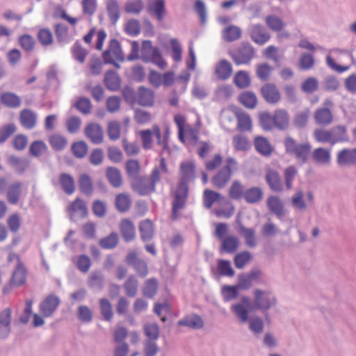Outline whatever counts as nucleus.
<instances>
[{
	"mask_svg": "<svg viewBox=\"0 0 356 356\" xmlns=\"http://www.w3.org/2000/svg\"><path fill=\"white\" fill-rule=\"evenodd\" d=\"M263 196L261 188L254 186L245 190L243 198L248 204H257L262 200Z\"/></svg>",
	"mask_w": 356,
	"mask_h": 356,
	"instance_id": "37",
	"label": "nucleus"
},
{
	"mask_svg": "<svg viewBox=\"0 0 356 356\" xmlns=\"http://www.w3.org/2000/svg\"><path fill=\"white\" fill-rule=\"evenodd\" d=\"M337 163L339 166H351L356 165V148H344L337 155Z\"/></svg>",
	"mask_w": 356,
	"mask_h": 356,
	"instance_id": "16",
	"label": "nucleus"
},
{
	"mask_svg": "<svg viewBox=\"0 0 356 356\" xmlns=\"http://www.w3.org/2000/svg\"><path fill=\"white\" fill-rule=\"evenodd\" d=\"M59 304L58 297L53 294L49 295L40 304V312L44 316L49 317L55 312Z\"/></svg>",
	"mask_w": 356,
	"mask_h": 356,
	"instance_id": "18",
	"label": "nucleus"
},
{
	"mask_svg": "<svg viewBox=\"0 0 356 356\" xmlns=\"http://www.w3.org/2000/svg\"><path fill=\"white\" fill-rule=\"evenodd\" d=\"M131 202V199L127 194L120 193L115 197V207L120 213L127 212L130 209Z\"/></svg>",
	"mask_w": 356,
	"mask_h": 356,
	"instance_id": "46",
	"label": "nucleus"
},
{
	"mask_svg": "<svg viewBox=\"0 0 356 356\" xmlns=\"http://www.w3.org/2000/svg\"><path fill=\"white\" fill-rule=\"evenodd\" d=\"M120 232L126 242H130L135 238V227L133 222L128 219L122 220L120 224Z\"/></svg>",
	"mask_w": 356,
	"mask_h": 356,
	"instance_id": "34",
	"label": "nucleus"
},
{
	"mask_svg": "<svg viewBox=\"0 0 356 356\" xmlns=\"http://www.w3.org/2000/svg\"><path fill=\"white\" fill-rule=\"evenodd\" d=\"M143 0L127 1L124 6V11L127 13L139 15L144 9Z\"/></svg>",
	"mask_w": 356,
	"mask_h": 356,
	"instance_id": "55",
	"label": "nucleus"
},
{
	"mask_svg": "<svg viewBox=\"0 0 356 356\" xmlns=\"http://www.w3.org/2000/svg\"><path fill=\"white\" fill-rule=\"evenodd\" d=\"M22 193V184L19 181L12 184L8 188L7 200L11 204H17Z\"/></svg>",
	"mask_w": 356,
	"mask_h": 356,
	"instance_id": "42",
	"label": "nucleus"
},
{
	"mask_svg": "<svg viewBox=\"0 0 356 356\" xmlns=\"http://www.w3.org/2000/svg\"><path fill=\"white\" fill-rule=\"evenodd\" d=\"M106 9L113 24H115L120 17L119 3L116 0H108L106 3Z\"/></svg>",
	"mask_w": 356,
	"mask_h": 356,
	"instance_id": "39",
	"label": "nucleus"
},
{
	"mask_svg": "<svg viewBox=\"0 0 356 356\" xmlns=\"http://www.w3.org/2000/svg\"><path fill=\"white\" fill-rule=\"evenodd\" d=\"M8 163L19 174L23 173L29 166V161L24 158H19L15 155H10L8 158Z\"/></svg>",
	"mask_w": 356,
	"mask_h": 356,
	"instance_id": "35",
	"label": "nucleus"
},
{
	"mask_svg": "<svg viewBox=\"0 0 356 356\" xmlns=\"http://www.w3.org/2000/svg\"><path fill=\"white\" fill-rule=\"evenodd\" d=\"M59 183L62 189L66 194L71 195L74 192V180L70 175L61 173L59 176Z\"/></svg>",
	"mask_w": 356,
	"mask_h": 356,
	"instance_id": "43",
	"label": "nucleus"
},
{
	"mask_svg": "<svg viewBox=\"0 0 356 356\" xmlns=\"http://www.w3.org/2000/svg\"><path fill=\"white\" fill-rule=\"evenodd\" d=\"M234 83L239 88H245L250 85V78L245 71H238L234 76Z\"/></svg>",
	"mask_w": 356,
	"mask_h": 356,
	"instance_id": "58",
	"label": "nucleus"
},
{
	"mask_svg": "<svg viewBox=\"0 0 356 356\" xmlns=\"http://www.w3.org/2000/svg\"><path fill=\"white\" fill-rule=\"evenodd\" d=\"M148 12L156 16L159 22H161L166 13L165 1L156 0L148 6Z\"/></svg>",
	"mask_w": 356,
	"mask_h": 356,
	"instance_id": "36",
	"label": "nucleus"
},
{
	"mask_svg": "<svg viewBox=\"0 0 356 356\" xmlns=\"http://www.w3.org/2000/svg\"><path fill=\"white\" fill-rule=\"evenodd\" d=\"M179 326H186L191 329L199 330L203 327L202 318L197 314L185 316L177 322Z\"/></svg>",
	"mask_w": 356,
	"mask_h": 356,
	"instance_id": "28",
	"label": "nucleus"
},
{
	"mask_svg": "<svg viewBox=\"0 0 356 356\" xmlns=\"http://www.w3.org/2000/svg\"><path fill=\"white\" fill-rule=\"evenodd\" d=\"M126 262L133 266L140 277H145L147 275V265L144 260L138 257L136 252H130L126 257Z\"/></svg>",
	"mask_w": 356,
	"mask_h": 356,
	"instance_id": "13",
	"label": "nucleus"
},
{
	"mask_svg": "<svg viewBox=\"0 0 356 356\" xmlns=\"http://www.w3.org/2000/svg\"><path fill=\"white\" fill-rule=\"evenodd\" d=\"M218 270L220 275L227 277H233L234 270L231 266V263L228 260L219 259L218 261Z\"/></svg>",
	"mask_w": 356,
	"mask_h": 356,
	"instance_id": "61",
	"label": "nucleus"
},
{
	"mask_svg": "<svg viewBox=\"0 0 356 356\" xmlns=\"http://www.w3.org/2000/svg\"><path fill=\"white\" fill-rule=\"evenodd\" d=\"M245 191L242 183L238 180H234L229 188V196L232 200H239L244 197Z\"/></svg>",
	"mask_w": 356,
	"mask_h": 356,
	"instance_id": "45",
	"label": "nucleus"
},
{
	"mask_svg": "<svg viewBox=\"0 0 356 356\" xmlns=\"http://www.w3.org/2000/svg\"><path fill=\"white\" fill-rule=\"evenodd\" d=\"M104 83L108 90L117 91L120 88L121 79L117 72L113 70H108L105 74Z\"/></svg>",
	"mask_w": 356,
	"mask_h": 356,
	"instance_id": "26",
	"label": "nucleus"
},
{
	"mask_svg": "<svg viewBox=\"0 0 356 356\" xmlns=\"http://www.w3.org/2000/svg\"><path fill=\"white\" fill-rule=\"evenodd\" d=\"M241 29L236 25H229L222 31V38L227 42H232L241 38Z\"/></svg>",
	"mask_w": 356,
	"mask_h": 356,
	"instance_id": "33",
	"label": "nucleus"
},
{
	"mask_svg": "<svg viewBox=\"0 0 356 356\" xmlns=\"http://www.w3.org/2000/svg\"><path fill=\"white\" fill-rule=\"evenodd\" d=\"M168 173V168L165 158L161 157L159 161V165H155L150 175L152 182L155 186L161 181V177L163 175Z\"/></svg>",
	"mask_w": 356,
	"mask_h": 356,
	"instance_id": "29",
	"label": "nucleus"
},
{
	"mask_svg": "<svg viewBox=\"0 0 356 356\" xmlns=\"http://www.w3.org/2000/svg\"><path fill=\"white\" fill-rule=\"evenodd\" d=\"M19 122L24 128L33 129L37 123V115L30 109H24L19 115Z\"/></svg>",
	"mask_w": 356,
	"mask_h": 356,
	"instance_id": "23",
	"label": "nucleus"
},
{
	"mask_svg": "<svg viewBox=\"0 0 356 356\" xmlns=\"http://www.w3.org/2000/svg\"><path fill=\"white\" fill-rule=\"evenodd\" d=\"M154 92L145 86H140L138 90V103L145 107H150L154 104Z\"/></svg>",
	"mask_w": 356,
	"mask_h": 356,
	"instance_id": "24",
	"label": "nucleus"
},
{
	"mask_svg": "<svg viewBox=\"0 0 356 356\" xmlns=\"http://www.w3.org/2000/svg\"><path fill=\"white\" fill-rule=\"evenodd\" d=\"M266 204L270 212L274 213L278 219L282 220L286 212L280 198L277 196L270 195L267 199Z\"/></svg>",
	"mask_w": 356,
	"mask_h": 356,
	"instance_id": "17",
	"label": "nucleus"
},
{
	"mask_svg": "<svg viewBox=\"0 0 356 356\" xmlns=\"http://www.w3.org/2000/svg\"><path fill=\"white\" fill-rule=\"evenodd\" d=\"M248 321L249 329L254 333V334L258 335L263 332L264 323L261 318L259 316L251 317Z\"/></svg>",
	"mask_w": 356,
	"mask_h": 356,
	"instance_id": "63",
	"label": "nucleus"
},
{
	"mask_svg": "<svg viewBox=\"0 0 356 356\" xmlns=\"http://www.w3.org/2000/svg\"><path fill=\"white\" fill-rule=\"evenodd\" d=\"M314 139L321 143H329L332 146L331 131L330 129H316L314 131Z\"/></svg>",
	"mask_w": 356,
	"mask_h": 356,
	"instance_id": "57",
	"label": "nucleus"
},
{
	"mask_svg": "<svg viewBox=\"0 0 356 356\" xmlns=\"http://www.w3.org/2000/svg\"><path fill=\"white\" fill-rule=\"evenodd\" d=\"M252 259V254L248 251H243L236 254L234 259L235 266L238 268H243Z\"/></svg>",
	"mask_w": 356,
	"mask_h": 356,
	"instance_id": "64",
	"label": "nucleus"
},
{
	"mask_svg": "<svg viewBox=\"0 0 356 356\" xmlns=\"http://www.w3.org/2000/svg\"><path fill=\"white\" fill-rule=\"evenodd\" d=\"M248 31L252 40L259 45H264L270 38V35L267 29L259 24L250 25Z\"/></svg>",
	"mask_w": 356,
	"mask_h": 356,
	"instance_id": "10",
	"label": "nucleus"
},
{
	"mask_svg": "<svg viewBox=\"0 0 356 356\" xmlns=\"http://www.w3.org/2000/svg\"><path fill=\"white\" fill-rule=\"evenodd\" d=\"M0 99L1 103L8 108H15L21 105V99L16 94L10 92H3Z\"/></svg>",
	"mask_w": 356,
	"mask_h": 356,
	"instance_id": "40",
	"label": "nucleus"
},
{
	"mask_svg": "<svg viewBox=\"0 0 356 356\" xmlns=\"http://www.w3.org/2000/svg\"><path fill=\"white\" fill-rule=\"evenodd\" d=\"M132 189L138 195L145 196L156 192V186L151 178L147 176H138L132 180Z\"/></svg>",
	"mask_w": 356,
	"mask_h": 356,
	"instance_id": "8",
	"label": "nucleus"
},
{
	"mask_svg": "<svg viewBox=\"0 0 356 356\" xmlns=\"http://www.w3.org/2000/svg\"><path fill=\"white\" fill-rule=\"evenodd\" d=\"M265 22L267 26L273 31H280L284 26V24L282 20L273 15L267 16Z\"/></svg>",
	"mask_w": 356,
	"mask_h": 356,
	"instance_id": "62",
	"label": "nucleus"
},
{
	"mask_svg": "<svg viewBox=\"0 0 356 356\" xmlns=\"http://www.w3.org/2000/svg\"><path fill=\"white\" fill-rule=\"evenodd\" d=\"M138 283L134 275H130L124 284V288L127 296L133 298L138 292Z\"/></svg>",
	"mask_w": 356,
	"mask_h": 356,
	"instance_id": "53",
	"label": "nucleus"
},
{
	"mask_svg": "<svg viewBox=\"0 0 356 356\" xmlns=\"http://www.w3.org/2000/svg\"><path fill=\"white\" fill-rule=\"evenodd\" d=\"M238 233L244 238L247 246L253 248L257 245L255 230L253 228H247L242 224L238 225Z\"/></svg>",
	"mask_w": 356,
	"mask_h": 356,
	"instance_id": "32",
	"label": "nucleus"
},
{
	"mask_svg": "<svg viewBox=\"0 0 356 356\" xmlns=\"http://www.w3.org/2000/svg\"><path fill=\"white\" fill-rule=\"evenodd\" d=\"M188 195V186L177 185L175 191L174 200L172 204V216L173 220L179 218V211L185 208Z\"/></svg>",
	"mask_w": 356,
	"mask_h": 356,
	"instance_id": "6",
	"label": "nucleus"
},
{
	"mask_svg": "<svg viewBox=\"0 0 356 356\" xmlns=\"http://www.w3.org/2000/svg\"><path fill=\"white\" fill-rule=\"evenodd\" d=\"M261 94L264 100L270 104H276L281 99V94L275 86L272 83H266L261 88Z\"/></svg>",
	"mask_w": 356,
	"mask_h": 356,
	"instance_id": "11",
	"label": "nucleus"
},
{
	"mask_svg": "<svg viewBox=\"0 0 356 356\" xmlns=\"http://www.w3.org/2000/svg\"><path fill=\"white\" fill-rule=\"evenodd\" d=\"M238 99L241 104L248 108H254L257 104V96L251 91L242 92L240 95Z\"/></svg>",
	"mask_w": 356,
	"mask_h": 356,
	"instance_id": "47",
	"label": "nucleus"
},
{
	"mask_svg": "<svg viewBox=\"0 0 356 356\" xmlns=\"http://www.w3.org/2000/svg\"><path fill=\"white\" fill-rule=\"evenodd\" d=\"M229 55L236 65H248L254 57L255 49L249 42H243L236 49L231 51Z\"/></svg>",
	"mask_w": 356,
	"mask_h": 356,
	"instance_id": "5",
	"label": "nucleus"
},
{
	"mask_svg": "<svg viewBox=\"0 0 356 356\" xmlns=\"http://www.w3.org/2000/svg\"><path fill=\"white\" fill-rule=\"evenodd\" d=\"M195 166L193 162H183L180 165V179L177 185L188 186V183L195 177Z\"/></svg>",
	"mask_w": 356,
	"mask_h": 356,
	"instance_id": "12",
	"label": "nucleus"
},
{
	"mask_svg": "<svg viewBox=\"0 0 356 356\" xmlns=\"http://www.w3.org/2000/svg\"><path fill=\"white\" fill-rule=\"evenodd\" d=\"M222 199L220 193L207 189L204 191V205L206 208L210 209L215 202Z\"/></svg>",
	"mask_w": 356,
	"mask_h": 356,
	"instance_id": "56",
	"label": "nucleus"
},
{
	"mask_svg": "<svg viewBox=\"0 0 356 356\" xmlns=\"http://www.w3.org/2000/svg\"><path fill=\"white\" fill-rule=\"evenodd\" d=\"M273 117L274 125L280 130H285L289 124V116L286 111L278 109L275 111Z\"/></svg>",
	"mask_w": 356,
	"mask_h": 356,
	"instance_id": "30",
	"label": "nucleus"
},
{
	"mask_svg": "<svg viewBox=\"0 0 356 356\" xmlns=\"http://www.w3.org/2000/svg\"><path fill=\"white\" fill-rule=\"evenodd\" d=\"M16 257L17 258V264L13 273L10 284L14 286H19L24 284L26 282V270L20 258L18 256Z\"/></svg>",
	"mask_w": 356,
	"mask_h": 356,
	"instance_id": "20",
	"label": "nucleus"
},
{
	"mask_svg": "<svg viewBox=\"0 0 356 356\" xmlns=\"http://www.w3.org/2000/svg\"><path fill=\"white\" fill-rule=\"evenodd\" d=\"M106 177L113 187L119 188L122 186V174L117 168L108 167L106 171Z\"/></svg>",
	"mask_w": 356,
	"mask_h": 356,
	"instance_id": "38",
	"label": "nucleus"
},
{
	"mask_svg": "<svg viewBox=\"0 0 356 356\" xmlns=\"http://www.w3.org/2000/svg\"><path fill=\"white\" fill-rule=\"evenodd\" d=\"M102 58L104 63H112V58L120 62L124 61V56L120 44L117 39L110 40L107 50L102 54Z\"/></svg>",
	"mask_w": 356,
	"mask_h": 356,
	"instance_id": "9",
	"label": "nucleus"
},
{
	"mask_svg": "<svg viewBox=\"0 0 356 356\" xmlns=\"http://www.w3.org/2000/svg\"><path fill=\"white\" fill-rule=\"evenodd\" d=\"M237 128L241 131H249L252 128L251 119L247 113L244 112H237Z\"/></svg>",
	"mask_w": 356,
	"mask_h": 356,
	"instance_id": "48",
	"label": "nucleus"
},
{
	"mask_svg": "<svg viewBox=\"0 0 356 356\" xmlns=\"http://www.w3.org/2000/svg\"><path fill=\"white\" fill-rule=\"evenodd\" d=\"M266 181L271 191L280 193L283 191V184L280 174L273 170H268L265 176Z\"/></svg>",
	"mask_w": 356,
	"mask_h": 356,
	"instance_id": "21",
	"label": "nucleus"
},
{
	"mask_svg": "<svg viewBox=\"0 0 356 356\" xmlns=\"http://www.w3.org/2000/svg\"><path fill=\"white\" fill-rule=\"evenodd\" d=\"M140 163L136 159H129L125 163V170L127 176L132 180L139 176Z\"/></svg>",
	"mask_w": 356,
	"mask_h": 356,
	"instance_id": "52",
	"label": "nucleus"
},
{
	"mask_svg": "<svg viewBox=\"0 0 356 356\" xmlns=\"http://www.w3.org/2000/svg\"><path fill=\"white\" fill-rule=\"evenodd\" d=\"M85 135L91 143L95 145L100 144L104 140V131L100 124L90 123L85 127Z\"/></svg>",
	"mask_w": 356,
	"mask_h": 356,
	"instance_id": "14",
	"label": "nucleus"
},
{
	"mask_svg": "<svg viewBox=\"0 0 356 356\" xmlns=\"http://www.w3.org/2000/svg\"><path fill=\"white\" fill-rule=\"evenodd\" d=\"M254 143L257 151L264 156H269L273 152L271 145L264 137H256Z\"/></svg>",
	"mask_w": 356,
	"mask_h": 356,
	"instance_id": "44",
	"label": "nucleus"
},
{
	"mask_svg": "<svg viewBox=\"0 0 356 356\" xmlns=\"http://www.w3.org/2000/svg\"><path fill=\"white\" fill-rule=\"evenodd\" d=\"M158 290V282L156 279L151 278L145 282L143 289V294L149 298H153Z\"/></svg>",
	"mask_w": 356,
	"mask_h": 356,
	"instance_id": "54",
	"label": "nucleus"
},
{
	"mask_svg": "<svg viewBox=\"0 0 356 356\" xmlns=\"http://www.w3.org/2000/svg\"><path fill=\"white\" fill-rule=\"evenodd\" d=\"M141 58L144 62H152L161 69H164L167 65L161 56L159 49L153 47L150 40H145L143 42Z\"/></svg>",
	"mask_w": 356,
	"mask_h": 356,
	"instance_id": "4",
	"label": "nucleus"
},
{
	"mask_svg": "<svg viewBox=\"0 0 356 356\" xmlns=\"http://www.w3.org/2000/svg\"><path fill=\"white\" fill-rule=\"evenodd\" d=\"M12 311L6 308L0 312V339H7L11 332Z\"/></svg>",
	"mask_w": 356,
	"mask_h": 356,
	"instance_id": "15",
	"label": "nucleus"
},
{
	"mask_svg": "<svg viewBox=\"0 0 356 356\" xmlns=\"http://www.w3.org/2000/svg\"><path fill=\"white\" fill-rule=\"evenodd\" d=\"M104 277L100 271H92L88 281V286L95 291H101L104 288Z\"/></svg>",
	"mask_w": 356,
	"mask_h": 356,
	"instance_id": "41",
	"label": "nucleus"
},
{
	"mask_svg": "<svg viewBox=\"0 0 356 356\" xmlns=\"http://www.w3.org/2000/svg\"><path fill=\"white\" fill-rule=\"evenodd\" d=\"M79 186L81 193L90 195L93 191V184L90 177L86 174H83L79 179Z\"/></svg>",
	"mask_w": 356,
	"mask_h": 356,
	"instance_id": "50",
	"label": "nucleus"
},
{
	"mask_svg": "<svg viewBox=\"0 0 356 356\" xmlns=\"http://www.w3.org/2000/svg\"><path fill=\"white\" fill-rule=\"evenodd\" d=\"M238 168V162L231 156L227 157L225 165L220 168L211 178V183L218 189L224 188L231 180L232 174Z\"/></svg>",
	"mask_w": 356,
	"mask_h": 356,
	"instance_id": "1",
	"label": "nucleus"
},
{
	"mask_svg": "<svg viewBox=\"0 0 356 356\" xmlns=\"http://www.w3.org/2000/svg\"><path fill=\"white\" fill-rule=\"evenodd\" d=\"M139 232L141 240L147 243L150 241L154 236V225L151 220L145 219L142 220L139 224Z\"/></svg>",
	"mask_w": 356,
	"mask_h": 356,
	"instance_id": "25",
	"label": "nucleus"
},
{
	"mask_svg": "<svg viewBox=\"0 0 356 356\" xmlns=\"http://www.w3.org/2000/svg\"><path fill=\"white\" fill-rule=\"evenodd\" d=\"M239 241L235 236H229L225 238L222 242L221 251L232 254L238 249Z\"/></svg>",
	"mask_w": 356,
	"mask_h": 356,
	"instance_id": "49",
	"label": "nucleus"
},
{
	"mask_svg": "<svg viewBox=\"0 0 356 356\" xmlns=\"http://www.w3.org/2000/svg\"><path fill=\"white\" fill-rule=\"evenodd\" d=\"M253 294L254 307L264 313L265 317L267 318V312L277 305L275 296L269 291H264L259 289H254Z\"/></svg>",
	"mask_w": 356,
	"mask_h": 356,
	"instance_id": "3",
	"label": "nucleus"
},
{
	"mask_svg": "<svg viewBox=\"0 0 356 356\" xmlns=\"http://www.w3.org/2000/svg\"><path fill=\"white\" fill-rule=\"evenodd\" d=\"M334 116L330 109L319 108L314 113L315 122L321 126H329L333 122Z\"/></svg>",
	"mask_w": 356,
	"mask_h": 356,
	"instance_id": "22",
	"label": "nucleus"
},
{
	"mask_svg": "<svg viewBox=\"0 0 356 356\" xmlns=\"http://www.w3.org/2000/svg\"><path fill=\"white\" fill-rule=\"evenodd\" d=\"M286 153L294 156L301 163L307 162L312 146L309 143H298L292 137L287 136L284 140Z\"/></svg>",
	"mask_w": 356,
	"mask_h": 356,
	"instance_id": "2",
	"label": "nucleus"
},
{
	"mask_svg": "<svg viewBox=\"0 0 356 356\" xmlns=\"http://www.w3.org/2000/svg\"><path fill=\"white\" fill-rule=\"evenodd\" d=\"M298 175V170L293 165L287 167L284 171L285 186L287 190H291L293 187V182Z\"/></svg>",
	"mask_w": 356,
	"mask_h": 356,
	"instance_id": "60",
	"label": "nucleus"
},
{
	"mask_svg": "<svg viewBox=\"0 0 356 356\" xmlns=\"http://www.w3.org/2000/svg\"><path fill=\"white\" fill-rule=\"evenodd\" d=\"M332 146L337 143H348L350 137L345 125H337L330 129Z\"/></svg>",
	"mask_w": 356,
	"mask_h": 356,
	"instance_id": "19",
	"label": "nucleus"
},
{
	"mask_svg": "<svg viewBox=\"0 0 356 356\" xmlns=\"http://www.w3.org/2000/svg\"><path fill=\"white\" fill-rule=\"evenodd\" d=\"M215 72L219 79H228L232 74V66L231 63L225 59L220 60L216 65Z\"/></svg>",
	"mask_w": 356,
	"mask_h": 356,
	"instance_id": "27",
	"label": "nucleus"
},
{
	"mask_svg": "<svg viewBox=\"0 0 356 356\" xmlns=\"http://www.w3.org/2000/svg\"><path fill=\"white\" fill-rule=\"evenodd\" d=\"M99 308L104 320L108 322L111 321L113 312L110 301L106 298H101L99 300Z\"/></svg>",
	"mask_w": 356,
	"mask_h": 356,
	"instance_id": "51",
	"label": "nucleus"
},
{
	"mask_svg": "<svg viewBox=\"0 0 356 356\" xmlns=\"http://www.w3.org/2000/svg\"><path fill=\"white\" fill-rule=\"evenodd\" d=\"M312 157L317 163L329 165L331 162V151L324 147H318L313 151Z\"/></svg>",
	"mask_w": 356,
	"mask_h": 356,
	"instance_id": "31",
	"label": "nucleus"
},
{
	"mask_svg": "<svg viewBox=\"0 0 356 356\" xmlns=\"http://www.w3.org/2000/svg\"><path fill=\"white\" fill-rule=\"evenodd\" d=\"M139 134L145 149H151L152 135L154 134L157 139V143L162 145L163 150H168V143L165 139L161 140V134L158 126L154 125L152 131L151 129L142 130Z\"/></svg>",
	"mask_w": 356,
	"mask_h": 356,
	"instance_id": "7",
	"label": "nucleus"
},
{
	"mask_svg": "<svg viewBox=\"0 0 356 356\" xmlns=\"http://www.w3.org/2000/svg\"><path fill=\"white\" fill-rule=\"evenodd\" d=\"M47 151V146L42 140H35L29 147L31 155L38 157Z\"/></svg>",
	"mask_w": 356,
	"mask_h": 356,
	"instance_id": "59",
	"label": "nucleus"
}]
</instances>
